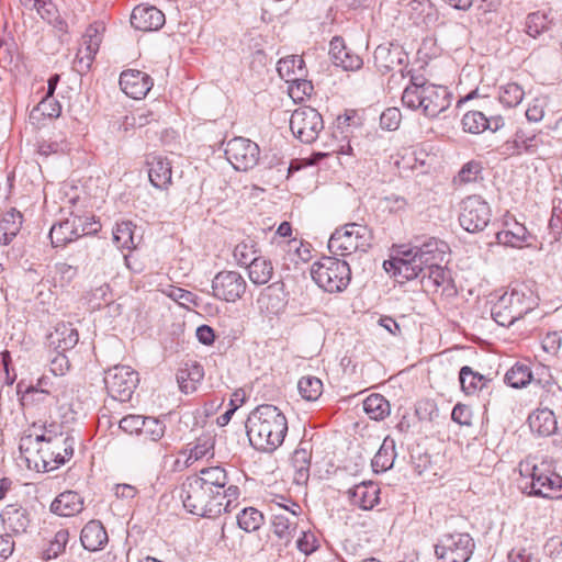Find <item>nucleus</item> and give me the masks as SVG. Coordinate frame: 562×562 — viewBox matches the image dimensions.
<instances>
[{"label":"nucleus","instance_id":"nucleus-46","mask_svg":"<svg viewBox=\"0 0 562 562\" xmlns=\"http://www.w3.org/2000/svg\"><path fill=\"white\" fill-rule=\"evenodd\" d=\"M49 238L54 247L65 246L68 243L75 241L76 234L70 217L54 224L49 231Z\"/></svg>","mask_w":562,"mask_h":562},{"label":"nucleus","instance_id":"nucleus-50","mask_svg":"<svg viewBox=\"0 0 562 562\" xmlns=\"http://www.w3.org/2000/svg\"><path fill=\"white\" fill-rule=\"evenodd\" d=\"M70 220L71 224H74L76 240L82 236L97 234L101 228V224L93 216L71 215Z\"/></svg>","mask_w":562,"mask_h":562},{"label":"nucleus","instance_id":"nucleus-37","mask_svg":"<svg viewBox=\"0 0 562 562\" xmlns=\"http://www.w3.org/2000/svg\"><path fill=\"white\" fill-rule=\"evenodd\" d=\"M395 457V441L386 437L371 461L373 471L375 473H383L392 469Z\"/></svg>","mask_w":562,"mask_h":562},{"label":"nucleus","instance_id":"nucleus-56","mask_svg":"<svg viewBox=\"0 0 562 562\" xmlns=\"http://www.w3.org/2000/svg\"><path fill=\"white\" fill-rule=\"evenodd\" d=\"M69 540V532L67 529H60L58 530L54 539L49 542L48 548L45 551V555L47 560L55 559L59 554H61L65 549L66 544Z\"/></svg>","mask_w":562,"mask_h":562},{"label":"nucleus","instance_id":"nucleus-44","mask_svg":"<svg viewBox=\"0 0 562 562\" xmlns=\"http://www.w3.org/2000/svg\"><path fill=\"white\" fill-rule=\"evenodd\" d=\"M363 411L374 420H382L390 414V403L381 394H371L363 401Z\"/></svg>","mask_w":562,"mask_h":562},{"label":"nucleus","instance_id":"nucleus-18","mask_svg":"<svg viewBox=\"0 0 562 562\" xmlns=\"http://www.w3.org/2000/svg\"><path fill=\"white\" fill-rule=\"evenodd\" d=\"M280 513L272 515L271 525L273 533L289 542L295 535L297 529V516L296 509H289L285 506L278 504Z\"/></svg>","mask_w":562,"mask_h":562},{"label":"nucleus","instance_id":"nucleus-29","mask_svg":"<svg viewBox=\"0 0 562 562\" xmlns=\"http://www.w3.org/2000/svg\"><path fill=\"white\" fill-rule=\"evenodd\" d=\"M204 376L203 367L195 362H186L177 372V382L181 392L189 394L196 390V385Z\"/></svg>","mask_w":562,"mask_h":562},{"label":"nucleus","instance_id":"nucleus-16","mask_svg":"<svg viewBox=\"0 0 562 562\" xmlns=\"http://www.w3.org/2000/svg\"><path fill=\"white\" fill-rule=\"evenodd\" d=\"M166 23L165 14L155 5L140 3L131 14V24L135 30L153 32L160 30Z\"/></svg>","mask_w":562,"mask_h":562},{"label":"nucleus","instance_id":"nucleus-32","mask_svg":"<svg viewBox=\"0 0 562 562\" xmlns=\"http://www.w3.org/2000/svg\"><path fill=\"white\" fill-rule=\"evenodd\" d=\"M23 215L20 211L11 209L5 212L0 221V245H9L20 233Z\"/></svg>","mask_w":562,"mask_h":562},{"label":"nucleus","instance_id":"nucleus-54","mask_svg":"<svg viewBox=\"0 0 562 562\" xmlns=\"http://www.w3.org/2000/svg\"><path fill=\"white\" fill-rule=\"evenodd\" d=\"M522 98L524 90L515 82L507 83L499 89L498 101L504 106L514 108L522 101Z\"/></svg>","mask_w":562,"mask_h":562},{"label":"nucleus","instance_id":"nucleus-49","mask_svg":"<svg viewBox=\"0 0 562 562\" xmlns=\"http://www.w3.org/2000/svg\"><path fill=\"white\" fill-rule=\"evenodd\" d=\"M482 162L480 160H471L462 166L458 175L453 178V183L461 186L482 180Z\"/></svg>","mask_w":562,"mask_h":562},{"label":"nucleus","instance_id":"nucleus-4","mask_svg":"<svg viewBox=\"0 0 562 562\" xmlns=\"http://www.w3.org/2000/svg\"><path fill=\"white\" fill-rule=\"evenodd\" d=\"M521 475L530 479L525 488H530L529 494L548 499L562 498V462L553 458H542L533 463L521 462L519 464Z\"/></svg>","mask_w":562,"mask_h":562},{"label":"nucleus","instance_id":"nucleus-17","mask_svg":"<svg viewBox=\"0 0 562 562\" xmlns=\"http://www.w3.org/2000/svg\"><path fill=\"white\" fill-rule=\"evenodd\" d=\"M153 79L146 72L136 69L124 70L120 76L122 91L136 100L147 95L153 87Z\"/></svg>","mask_w":562,"mask_h":562},{"label":"nucleus","instance_id":"nucleus-2","mask_svg":"<svg viewBox=\"0 0 562 562\" xmlns=\"http://www.w3.org/2000/svg\"><path fill=\"white\" fill-rule=\"evenodd\" d=\"M239 494V488L236 485H229L227 492L221 494L188 477L182 485L181 497L183 506L189 513L215 518L224 512H229Z\"/></svg>","mask_w":562,"mask_h":562},{"label":"nucleus","instance_id":"nucleus-39","mask_svg":"<svg viewBox=\"0 0 562 562\" xmlns=\"http://www.w3.org/2000/svg\"><path fill=\"white\" fill-rule=\"evenodd\" d=\"M136 226L130 221L117 223L113 229V241L121 249H134L140 237L135 235Z\"/></svg>","mask_w":562,"mask_h":562},{"label":"nucleus","instance_id":"nucleus-28","mask_svg":"<svg viewBox=\"0 0 562 562\" xmlns=\"http://www.w3.org/2000/svg\"><path fill=\"white\" fill-rule=\"evenodd\" d=\"M4 527L14 533H23L30 526V516L25 508L16 504L8 505L1 513Z\"/></svg>","mask_w":562,"mask_h":562},{"label":"nucleus","instance_id":"nucleus-21","mask_svg":"<svg viewBox=\"0 0 562 562\" xmlns=\"http://www.w3.org/2000/svg\"><path fill=\"white\" fill-rule=\"evenodd\" d=\"M83 509V498L75 491L60 493L52 503L50 510L63 517H71Z\"/></svg>","mask_w":562,"mask_h":562},{"label":"nucleus","instance_id":"nucleus-30","mask_svg":"<svg viewBox=\"0 0 562 562\" xmlns=\"http://www.w3.org/2000/svg\"><path fill=\"white\" fill-rule=\"evenodd\" d=\"M311 445L308 441H301L292 454V465L295 470L294 480L296 483H305L310 476Z\"/></svg>","mask_w":562,"mask_h":562},{"label":"nucleus","instance_id":"nucleus-40","mask_svg":"<svg viewBox=\"0 0 562 562\" xmlns=\"http://www.w3.org/2000/svg\"><path fill=\"white\" fill-rule=\"evenodd\" d=\"M248 277L254 284H267L273 276L272 262L263 257L257 256L247 266Z\"/></svg>","mask_w":562,"mask_h":562},{"label":"nucleus","instance_id":"nucleus-3","mask_svg":"<svg viewBox=\"0 0 562 562\" xmlns=\"http://www.w3.org/2000/svg\"><path fill=\"white\" fill-rule=\"evenodd\" d=\"M402 102L406 108L422 110L426 117L434 119L450 106L451 94L445 86L429 83L422 76H413L403 91Z\"/></svg>","mask_w":562,"mask_h":562},{"label":"nucleus","instance_id":"nucleus-55","mask_svg":"<svg viewBox=\"0 0 562 562\" xmlns=\"http://www.w3.org/2000/svg\"><path fill=\"white\" fill-rule=\"evenodd\" d=\"M252 239H246L237 244L234 248L233 256L239 266L247 267L251 259L257 257L258 249Z\"/></svg>","mask_w":562,"mask_h":562},{"label":"nucleus","instance_id":"nucleus-19","mask_svg":"<svg viewBox=\"0 0 562 562\" xmlns=\"http://www.w3.org/2000/svg\"><path fill=\"white\" fill-rule=\"evenodd\" d=\"M347 494L350 503L363 510L372 509L380 499V488L372 482H361L349 488Z\"/></svg>","mask_w":562,"mask_h":562},{"label":"nucleus","instance_id":"nucleus-13","mask_svg":"<svg viewBox=\"0 0 562 562\" xmlns=\"http://www.w3.org/2000/svg\"><path fill=\"white\" fill-rule=\"evenodd\" d=\"M246 289L247 282L239 272L223 270L213 278L211 294L217 300L235 303L241 299Z\"/></svg>","mask_w":562,"mask_h":562},{"label":"nucleus","instance_id":"nucleus-14","mask_svg":"<svg viewBox=\"0 0 562 562\" xmlns=\"http://www.w3.org/2000/svg\"><path fill=\"white\" fill-rule=\"evenodd\" d=\"M384 269L394 277H401L404 280L423 278L425 267L417 260L416 256L409 251L407 246H400L397 255L390 260L384 261Z\"/></svg>","mask_w":562,"mask_h":562},{"label":"nucleus","instance_id":"nucleus-47","mask_svg":"<svg viewBox=\"0 0 562 562\" xmlns=\"http://www.w3.org/2000/svg\"><path fill=\"white\" fill-rule=\"evenodd\" d=\"M27 441L34 447H25V441L20 446L22 457L25 459L27 468L37 472H47L49 462L43 459L42 453H40V446H35L30 439Z\"/></svg>","mask_w":562,"mask_h":562},{"label":"nucleus","instance_id":"nucleus-43","mask_svg":"<svg viewBox=\"0 0 562 562\" xmlns=\"http://www.w3.org/2000/svg\"><path fill=\"white\" fill-rule=\"evenodd\" d=\"M277 70L285 81L292 80L294 76H305L306 74L304 59L299 55L280 59Z\"/></svg>","mask_w":562,"mask_h":562},{"label":"nucleus","instance_id":"nucleus-24","mask_svg":"<svg viewBox=\"0 0 562 562\" xmlns=\"http://www.w3.org/2000/svg\"><path fill=\"white\" fill-rule=\"evenodd\" d=\"M49 345L54 346L57 352H65L72 349L79 341L78 330L70 323H59L54 333L48 336Z\"/></svg>","mask_w":562,"mask_h":562},{"label":"nucleus","instance_id":"nucleus-6","mask_svg":"<svg viewBox=\"0 0 562 562\" xmlns=\"http://www.w3.org/2000/svg\"><path fill=\"white\" fill-rule=\"evenodd\" d=\"M530 300L522 290L504 291L494 302V323L503 327L512 325L531 310Z\"/></svg>","mask_w":562,"mask_h":562},{"label":"nucleus","instance_id":"nucleus-10","mask_svg":"<svg viewBox=\"0 0 562 562\" xmlns=\"http://www.w3.org/2000/svg\"><path fill=\"white\" fill-rule=\"evenodd\" d=\"M105 387L120 402H127L138 383V373L128 366H115L105 372Z\"/></svg>","mask_w":562,"mask_h":562},{"label":"nucleus","instance_id":"nucleus-23","mask_svg":"<svg viewBox=\"0 0 562 562\" xmlns=\"http://www.w3.org/2000/svg\"><path fill=\"white\" fill-rule=\"evenodd\" d=\"M100 43V25H89L82 37V46H85V48L79 49L75 63H78L79 65L85 64V67L89 68L94 55L99 49Z\"/></svg>","mask_w":562,"mask_h":562},{"label":"nucleus","instance_id":"nucleus-27","mask_svg":"<svg viewBox=\"0 0 562 562\" xmlns=\"http://www.w3.org/2000/svg\"><path fill=\"white\" fill-rule=\"evenodd\" d=\"M190 477L215 492H220L221 494L223 492H227V488L231 485L227 472L222 467L204 468L199 474Z\"/></svg>","mask_w":562,"mask_h":562},{"label":"nucleus","instance_id":"nucleus-26","mask_svg":"<svg viewBox=\"0 0 562 562\" xmlns=\"http://www.w3.org/2000/svg\"><path fill=\"white\" fill-rule=\"evenodd\" d=\"M530 430L539 436L548 437L557 434L558 422L552 409L538 408L528 417Z\"/></svg>","mask_w":562,"mask_h":562},{"label":"nucleus","instance_id":"nucleus-20","mask_svg":"<svg viewBox=\"0 0 562 562\" xmlns=\"http://www.w3.org/2000/svg\"><path fill=\"white\" fill-rule=\"evenodd\" d=\"M80 541L82 547L88 551L102 550L108 541V532L100 520L88 521L80 533Z\"/></svg>","mask_w":562,"mask_h":562},{"label":"nucleus","instance_id":"nucleus-53","mask_svg":"<svg viewBox=\"0 0 562 562\" xmlns=\"http://www.w3.org/2000/svg\"><path fill=\"white\" fill-rule=\"evenodd\" d=\"M463 130L472 134H480L490 127V120L481 111H469L462 119Z\"/></svg>","mask_w":562,"mask_h":562},{"label":"nucleus","instance_id":"nucleus-64","mask_svg":"<svg viewBox=\"0 0 562 562\" xmlns=\"http://www.w3.org/2000/svg\"><path fill=\"white\" fill-rule=\"evenodd\" d=\"M317 539L314 533L311 531H301V536L296 540V548L304 553L305 555H310L317 549Z\"/></svg>","mask_w":562,"mask_h":562},{"label":"nucleus","instance_id":"nucleus-38","mask_svg":"<svg viewBox=\"0 0 562 562\" xmlns=\"http://www.w3.org/2000/svg\"><path fill=\"white\" fill-rule=\"evenodd\" d=\"M554 24L552 11H536L529 13L526 19V33L536 38L542 33L549 31Z\"/></svg>","mask_w":562,"mask_h":562},{"label":"nucleus","instance_id":"nucleus-33","mask_svg":"<svg viewBox=\"0 0 562 562\" xmlns=\"http://www.w3.org/2000/svg\"><path fill=\"white\" fill-rule=\"evenodd\" d=\"M404 57L398 47L391 48L384 45H379L373 54L374 64L383 74L394 69L395 65H402Z\"/></svg>","mask_w":562,"mask_h":562},{"label":"nucleus","instance_id":"nucleus-45","mask_svg":"<svg viewBox=\"0 0 562 562\" xmlns=\"http://www.w3.org/2000/svg\"><path fill=\"white\" fill-rule=\"evenodd\" d=\"M215 436L211 432H204L196 438L193 447L190 449L187 462L198 461L204 457L214 456Z\"/></svg>","mask_w":562,"mask_h":562},{"label":"nucleus","instance_id":"nucleus-51","mask_svg":"<svg viewBox=\"0 0 562 562\" xmlns=\"http://www.w3.org/2000/svg\"><path fill=\"white\" fill-rule=\"evenodd\" d=\"M299 393L306 401H316L323 392V382L312 375L302 376L297 383Z\"/></svg>","mask_w":562,"mask_h":562},{"label":"nucleus","instance_id":"nucleus-31","mask_svg":"<svg viewBox=\"0 0 562 562\" xmlns=\"http://www.w3.org/2000/svg\"><path fill=\"white\" fill-rule=\"evenodd\" d=\"M536 385L539 386V404L543 409H552L562 404V387L552 379L544 381L538 380Z\"/></svg>","mask_w":562,"mask_h":562},{"label":"nucleus","instance_id":"nucleus-58","mask_svg":"<svg viewBox=\"0 0 562 562\" xmlns=\"http://www.w3.org/2000/svg\"><path fill=\"white\" fill-rule=\"evenodd\" d=\"M305 76H294L292 80L288 82L291 83L290 94L292 98L302 99L304 95L310 97L314 90L311 81L304 79Z\"/></svg>","mask_w":562,"mask_h":562},{"label":"nucleus","instance_id":"nucleus-52","mask_svg":"<svg viewBox=\"0 0 562 562\" xmlns=\"http://www.w3.org/2000/svg\"><path fill=\"white\" fill-rule=\"evenodd\" d=\"M239 528L246 532H252L260 528L263 524V515L254 507L243 509L237 516Z\"/></svg>","mask_w":562,"mask_h":562},{"label":"nucleus","instance_id":"nucleus-42","mask_svg":"<svg viewBox=\"0 0 562 562\" xmlns=\"http://www.w3.org/2000/svg\"><path fill=\"white\" fill-rule=\"evenodd\" d=\"M54 451V457L57 459L56 463L65 464L69 461L75 451L76 438L72 431H68L65 437L54 439L53 441L46 442Z\"/></svg>","mask_w":562,"mask_h":562},{"label":"nucleus","instance_id":"nucleus-1","mask_svg":"<svg viewBox=\"0 0 562 562\" xmlns=\"http://www.w3.org/2000/svg\"><path fill=\"white\" fill-rule=\"evenodd\" d=\"M250 445L259 451L273 452L284 441L288 420L274 405L257 406L246 420Z\"/></svg>","mask_w":562,"mask_h":562},{"label":"nucleus","instance_id":"nucleus-5","mask_svg":"<svg viewBox=\"0 0 562 562\" xmlns=\"http://www.w3.org/2000/svg\"><path fill=\"white\" fill-rule=\"evenodd\" d=\"M311 277L325 292L340 293L351 281V269L345 260L336 257H323L312 265Z\"/></svg>","mask_w":562,"mask_h":562},{"label":"nucleus","instance_id":"nucleus-15","mask_svg":"<svg viewBox=\"0 0 562 562\" xmlns=\"http://www.w3.org/2000/svg\"><path fill=\"white\" fill-rule=\"evenodd\" d=\"M408 248L424 267L442 263L450 250L446 241L435 237L416 239L415 244Z\"/></svg>","mask_w":562,"mask_h":562},{"label":"nucleus","instance_id":"nucleus-25","mask_svg":"<svg viewBox=\"0 0 562 562\" xmlns=\"http://www.w3.org/2000/svg\"><path fill=\"white\" fill-rule=\"evenodd\" d=\"M150 183L157 189H167L171 183V164L161 156H151L147 160Z\"/></svg>","mask_w":562,"mask_h":562},{"label":"nucleus","instance_id":"nucleus-60","mask_svg":"<svg viewBox=\"0 0 562 562\" xmlns=\"http://www.w3.org/2000/svg\"><path fill=\"white\" fill-rule=\"evenodd\" d=\"M336 66L341 67L344 70H358L362 67V58L355 54L351 49L347 48L342 52V56L334 61Z\"/></svg>","mask_w":562,"mask_h":562},{"label":"nucleus","instance_id":"nucleus-63","mask_svg":"<svg viewBox=\"0 0 562 562\" xmlns=\"http://www.w3.org/2000/svg\"><path fill=\"white\" fill-rule=\"evenodd\" d=\"M67 431H64V427L61 424L52 423L49 425L44 426V432L38 435L34 439V443L38 445L41 442H49L54 439H58L60 437H65Z\"/></svg>","mask_w":562,"mask_h":562},{"label":"nucleus","instance_id":"nucleus-35","mask_svg":"<svg viewBox=\"0 0 562 562\" xmlns=\"http://www.w3.org/2000/svg\"><path fill=\"white\" fill-rule=\"evenodd\" d=\"M450 281V272L441 263L425 267L422 278V285L425 291L437 292L440 286L449 284Z\"/></svg>","mask_w":562,"mask_h":562},{"label":"nucleus","instance_id":"nucleus-22","mask_svg":"<svg viewBox=\"0 0 562 562\" xmlns=\"http://www.w3.org/2000/svg\"><path fill=\"white\" fill-rule=\"evenodd\" d=\"M282 285L273 283L265 288L257 297V305L261 313L276 315L284 307Z\"/></svg>","mask_w":562,"mask_h":562},{"label":"nucleus","instance_id":"nucleus-57","mask_svg":"<svg viewBox=\"0 0 562 562\" xmlns=\"http://www.w3.org/2000/svg\"><path fill=\"white\" fill-rule=\"evenodd\" d=\"M166 431V425L157 418L145 417L144 428L142 434L151 441L161 439Z\"/></svg>","mask_w":562,"mask_h":562},{"label":"nucleus","instance_id":"nucleus-41","mask_svg":"<svg viewBox=\"0 0 562 562\" xmlns=\"http://www.w3.org/2000/svg\"><path fill=\"white\" fill-rule=\"evenodd\" d=\"M532 381V372L529 366L516 362L504 374V383L514 389L525 387Z\"/></svg>","mask_w":562,"mask_h":562},{"label":"nucleus","instance_id":"nucleus-34","mask_svg":"<svg viewBox=\"0 0 562 562\" xmlns=\"http://www.w3.org/2000/svg\"><path fill=\"white\" fill-rule=\"evenodd\" d=\"M61 113V105L54 97L44 95L40 103L30 112L32 124L41 125L46 119H57Z\"/></svg>","mask_w":562,"mask_h":562},{"label":"nucleus","instance_id":"nucleus-59","mask_svg":"<svg viewBox=\"0 0 562 562\" xmlns=\"http://www.w3.org/2000/svg\"><path fill=\"white\" fill-rule=\"evenodd\" d=\"M402 120V113L397 108H387L380 116V125L387 131H395L398 128Z\"/></svg>","mask_w":562,"mask_h":562},{"label":"nucleus","instance_id":"nucleus-36","mask_svg":"<svg viewBox=\"0 0 562 562\" xmlns=\"http://www.w3.org/2000/svg\"><path fill=\"white\" fill-rule=\"evenodd\" d=\"M536 142V136L524 138L519 132H516L513 139L505 140L502 145L497 146L495 150L505 158L520 154L521 150L535 153L537 146Z\"/></svg>","mask_w":562,"mask_h":562},{"label":"nucleus","instance_id":"nucleus-8","mask_svg":"<svg viewBox=\"0 0 562 562\" xmlns=\"http://www.w3.org/2000/svg\"><path fill=\"white\" fill-rule=\"evenodd\" d=\"M369 246L367 227L357 223L336 228L328 240V249L334 256L346 257Z\"/></svg>","mask_w":562,"mask_h":562},{"label":"nucleus","instance_id":"nucleus-7","mask_svg":"<svg viewBox=\"0 0 562 562\" xmlns=\"http://www.w3.org/2000/svg\"><path fill=\"white\" fill-rule=\"evenodd\" d=\"M474 548V540L468 532H447L435 544V555L438 562H468Z\"/></svg>","mask_w":562,"mask_h":562},{"label":"nucleus","instance_id":"nucleus-11","mask_svg":"<svg viewBox=\"0 0 562 562\" xmlns=\"http://www.w3.org/2000/svg\"><path fill=\"white\" fill-rule=\"evenodd\" d=\"M226 159L237 171H248L257 166L260 158L259 146L245 137H234L225 147Z\"/></svg>","mask_w":562,"mask_h":562},{"label":"nucleus","instance_id":"nucleus-12","mask_svg":"<svg viewBox=\"0 0 562 562\" xmlns=\"http://www.w3.org/2000/svg\"><path fill=\"white\" fill-rule=\"evenodd\" d=\"M491 221V207L479 195L468 196L462 202L459 215L460 225L469 233L483 231Z\"/></svg>","mask_w":562,"mask_h":562},{"label":"nucleus","instance_id":"nucleus-61","mask_svg":"<svg viewBox=\"0 0 562 562\" xmlns=\"http://www.w3.org/2000/svg\"><path fill=\"white\" fill-rule=\"evenodd\" d=\"M542 349L551 355L558 356L562 348V333L561 331H549L541 340Z\"/></svg>","mask_w":562,"mask_h":562},{"label":"nucleus","instance_id":"nucleus-62","mask_svg":"<svg viewBox=\"0 0 562 562\" xmlns=\"http://www.w3.org/2000/svg\"><path fill=\"white\" fill-rule=\"evenodd\" d=\"M145 417L140 415H127L120 420V428L130 435L142 434Z\"/></svg>","mask_w":562,"mask_h":562},{"label":"nucleus","instance_id":"nucleus-48","mask_svg":"<svg viewBox=\"0 0 562 562\" xmlns=\"http://www.w3.org/2000/svg\"><path fill=\"white\" fill-rule=\"evenodd\" d=\"M461 389L467 394H472L485 385L486 379L474 372L470 367L464 366L459 372Z\"/></svg>","mask_w":562,"mask_h":562},{"label":"nucleus","instance_id":"nucleus-9","mask_svg":"<svg viewBox=\"0 0 562 562\" xmlns=\"http://www.w3.org/2000/svg\"><path fill=\"white\" fill-rule=\"evenodd\" d=\"M290 128L301 142L311 144L317 139L324 128L323 116L314 108H299L290 117Z\"/></svg>","mask_w":562,"mask_h":562}]
</instances>
